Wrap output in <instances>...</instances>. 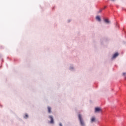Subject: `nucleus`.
Masks as SVG:
<instances>
[{
  "label": "nucleus",
  "mask_w": 126,
  "mask_h": 126,
  "mask_svg": "<svg viewBox=\"0 0 126 126\" xmlns=\"http://www.w3.org/2000/svg\"><path fill=\"white\" fill-rule=\"evenodd\" d=\"M94 112L95 113H99L102 112V109L100 107H95Z\"/></svg>",
  "instance_id": "f257e3e1"
},
{
  "label": "nucleus",
  "mask_w": 126,
  "mask_h": 126,
  "mask_svg": "<svg viewBox=\"0 0 126 126\" xmlns=\"http://www.w3.org/2000/svg\"><path fill=\"white\" fill-rule=\"evenodd\" d=\"M79 119L80 120V124L82 126H84V123L83 121V120L82 119L81 117V115L80 114L79 115Z\"/></svg>",
  "instance_id": "f03ea898"
},
{
  "label": "nucleus",
  "mask_w": 126,
  "mask_h": 126,
  "mask_svg": "<svg viewBox=\"0 0 126 126\" xmlns=\"http://www.w3.org/2000/svg\"><path fill=\"white\" fill-rule=\"evenodd\" d=\"M49 118L51 119V122H50V123L52 124H54L53 118L52 116H49Z\"/></svg>",
  "instance_id": "7ed1b4c3"
},
{
  "label": "nucleus",
  "mask_w": 126,
  "mask_h": 126,
  "mask_svg": "<svg viewBox=\"0 0 126 126\" xmlns=\"http://www.w3.org/2000/svg\"><path fill=\"white\" fill-rule=\"evenodd\" d=\"M119 56V53H116V54H114L113 56V59H115L117 57Z\"/></svg>",
  "instance_id": "20e7f679"
},
{
  "label": "nucleus",
  "mask_w": 126,
  "mask_h": 126,
  "mask_svg": "<svg viewBox=\"0 0 126 126\" xmlns=\"http://www.w3.org/2000/svg\"><path fill=\"white\" fill-rule=\"evenodd\" d=\"M47 110H48V113H51V107L50 106L47 107Z\"/></svg>",
  "instance_id": "39448f33"
},
{
  "label": "nucleus",
  "mask_w": 126,
  "mask_h": 126,
  "mask_svg": "<svg viewBox=\"0 0 126 126\" xmlns=\"http://www.w3.org/2000/svg\"><path fill=\"white\" fill-rule=\"evenodd\" d=\"M95 19H96V20L98 21H101V18H100V17L99 16H97L96 17H95Z\"/></svg>",
  "instance_id": "423d86ee"
},
{
  "label": "nucleus",
  "mask_w": 126,
  "mask_h": 126,
  "mask_svg": "<svg viewBox=\"0 0 126 126\" xmlns=\"http://www.w3.org/2000/svg\"><path fill=\"white\" fill-rule=\"evenodd\" d=\"M96 120V119L94 117H92V119H91V122L92 123H94L95 122V120Z\"/></svg>",
  "instance_id": "0eeeda50"
},
{
  "label": "nucleus",
  "mask_w": 126,
  "mask_h": 126,
  "mask_svg": "<svg viewBox=\"0 0 126 126\" xmlns=\"http://www.w3.org/2000/svg\"><path fill=\"white\" fill-rule=\"evenodd\" d=\"M104 21H105V22L106 23H107V24H110V21H109V20H108V19H105L104 20Z\"/></svg>",
  "instance_id": "6e6552de"
},
{
  "label": "nucleus",
  "mask_w": 126,
  "mask_h": 126,
  "mask_svg": "<svg viewBox=\"0 0 126 126\" xmlns=\"http://www.w3.org/2000/svg\"><path fill=\"white\" fill-rule=\"evenodd\" d=\"M28 115L26 114L25 116H24V119H28Z\"/></svg>",
  "instance_id": "1a4fd4ad"
},
{
  "label": "nucleus",
  "mask_w": 126,
  "mask_h": 126,
  "mask_svg": "<svg viewBox=\"0 0 126 126\" xmlns=\"http://www.w3.org/2000/svg\"><path fill=\"white\" fill-rule=\"evenodd\" d=\"M103 9H101L100 10H99V11H98V13H100L102 11Z\"/></svg>",
  "instance_id": "9d476101"
},
{
  "label": "nucleus",
  "mask_w": 126,
  "mask_h": 126,
  "mask_svg": "<svg viewBox=\"0 0 126 126\" xmlns=\"http://www.w3.org/2000/svg\"><path fill=\"white\" fill-rule=\"evenodd\" d=\"M59 126H63V125L62 124V123H60Z\"/></svg>",
  "instance_id": "9b49d317"
},
{
  "label": "nucleus",
  "mask_w": 126,
  "mask_h": 126,
  "mask_svg": "<svg viewBox=\"0 0 126 126\" xmlns=\"http://www.w3.org/2000/svg\"><path fill=\"white\" fill-rule=\"evenodd\" d=\"M126 74V73H123V76H125Z\"/></svg>",
  "instance_id": "f8f14e48"
},
{
  "label": "nucleus",
  "mask_w": 126,
  "mask_h": 126,
  "mask_svg": "<svg viewBox=\"0 0 126 126\" xmlns=\"http://www.w3.org/2000/svg\"><path fill=\"white\" fill-rule=\"evenodd\" d=\"M106 8V6H105V7H104V8H103L102 9H104L105 8Z\"/></svg>",
  "instance_id": "ddd939ff"
},
{
  "label": "nucleus",
  "mask_w": 126,
  "mask_h": 126,
  "mask_svg": "<svg viewBox=\"0 0 126 126\" xmlns=\"http://www.w3.org/2000/svg\"><path fill=\"white\" fill-rule=\"evenodd\" d=\"M112 0V1H114V0Z\"/></svg>",
  "instance_id": "4468645a"
}]
</instances>
